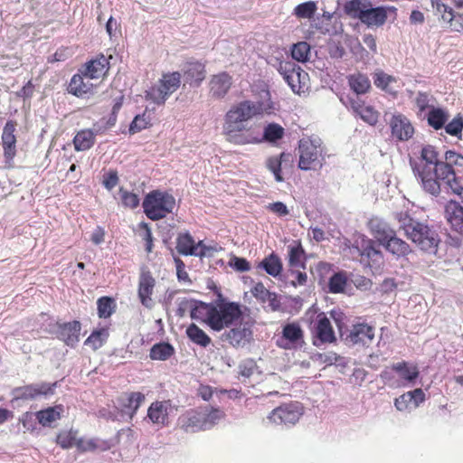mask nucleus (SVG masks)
I'll return each mask as SVG.
<instances>
[{
    "instance_id": "23",
    "label": "nucleus",
    "mask_w": 463,
    "mask_h": 463,
    "mask_svg": "<svg viewBox=\"0 0 463 463\" xmlns=\"http://www.w3.org/2000/svg\"><path fill=\"white\" fill-rule=\"evenodd\" d=\"M232 85V77L227 72L213 75L210 81V92L213 97L220 99L224 97Z\"/></svg>"
},
{
    "instance_id": "19",
    "label": "nucleus",
    "mask_w": 463,
    "mask_h": 463,
    "mask_svg": "<svg viewBox=\"0 0 463 463\" xmlns=\"http://www.w3.org/2000/svg\"><path fill=\"white\" fill-rule=\"evenodd\" d=\"M80 329L81 326L79 321L63 323L59 325L57 335L67 345L73 347L80 341Z\"/></svg>"
},
{
    "instance_id": "32",
    "label": "nucleus",
    "mask_w": 463,
    "mask_h": 463,
    "mask_svg": "<svg viewBox=\"0 0 463 463\" xmlns=\"http://www.w3.org/2000/svg\"><path fill=\"white\" fill-rule=\"evenodd\" d=\"M84 77V74L73 75L69 83L68 91L77 97H82L84 94L90 92L92 84L90 83L89 80L85 82Z\"/></svg>"
},
{
    "instance_id": "57",
    "label": "nucleus",
    "mask_w": 463,
    "mask_h": 463,
    "mask_svg": "<svg viewBox=\"0 0 463 463\" xmlns=\"http://www.w3.org/2000/svg\"><path fill=\"white\" fill-rule=\"evenodd\" d=\"M358 115L364 122L371 126L375 125L379 118L378 112L375 111L372 107H363V109H360Z\"/></svg>"
},
{
    "instance_id": "15",
    "label": "nucleus",
    "mask_w": 463,
    "mask_h": 463,
    "mask_svg": "<svg viewBox=\"0 0 463 463\" xmlns=\"http://www.w3.org/2000/svg\"><path fill=\"white\" fill-rule=\"evenodd\" d=\"M315 336L314 345L317 347L323 344H332L336 340L331 322L325 313H320L317 317Z\"/></svg>"
},
{
    "instance_id": "11",
    "label": "nucleus",
    "mask_w": 463,
    "mask_h": 463,
    "mask_svg": "<svg viewBox=\"0 0 463 463\" xmlns=\"http://www.w3.org/2000/svg\"><path fill=\"white\" fill-rule=\"evenodd\" d=\"M299 162L298 167L301 170L316 169L317 166L321 168L323 166V159L319 160L321 151L314 147L312 144L307 141H299L298 146Z\"/></svg>"
},
{
    "instance_id": "55",
    "label": "nucleus",
    "mask_w": 463,
    "mask_h": 463,
    "mask_svg": "<svg viewBox=\"0 0 463 463\" xmlns=\"http://www.w3.org/2000/svg\"><path fill=\"white\" fill-rule=\"evenodd\" d=\"M463 129V117L458 115L448 125L445 126V130L451 136H458Z\"/></svg>"
},
{
    "instance_id": "51",
    "label": "nucleus",
    "mask_w": 463,
    "mask_h": 463,
    "mask_svg": "<svg viewBox=\"0 0 463 463\" xmlns=\"http://www.w3.org/2000/svg\"><path fill=\"white\" fill-rule=\"evenodd\" d=\"M393 370L398 372L402 378L409 382H412L419 375V372L416 367L411 369L407 366L406 363L404 362L394 364Z\"/></svg>"
},
{
    "instance_id": "13",
    "label": "nucleus",
    "mask_w": 463,
    "mask_h": 463,
    "mask_svg": "<svg viewBox=\"0 0 463 463\" xmlns=\"http://www.w3.org/2000/svg\"><path fill=\"white\" fill-rule=\"evenodd\" d=\"M176 250L179 254L184 256H206L208 248L203 244V241L195 243L194 238L189 232L180 233L176 238Z\"/></svg>"
},
{
    "instance_id": "35",
    "label": "nucleus",
    "mask_w": 463,
    "mask_h": 463,
    "mask_svg": "<svg viewBox=\"0 0 463 463\" xmlns=\"http://www.w3.org/2000/svg\"><path fill=\"white\" fill-rule=\"evenodd\" d=\"M204 77V65L200 62L189 63L184 71V78L189 84H199Z\"/></svg>"
},
{
    "instance_id": "26",
    "label": "nucleus",
    "mask_w": 463,
    "mask_h": 463,
    "mask_svg": "<svg viewBox=\"0 0 463 463\" xmlns=\"http://www.w3.org/2000/svg\"><path fill=\"white\" fill-rule=\"evenodd\" d=\"M382 245L386 250L397 257H405L412 251L405 241L396 236L395 232Z\"/></svg>"
},
{
    "instance_id": "6",
    "label": "nucleus",
    "mask_w": 463,
    "mask_h": 463,
    "mask_svg": "<svg viewBox=\"0 0 463 463\" xmlns=\"http://www.w3.org/2000/svg\"><path fill=\"white\" fill-rule=\"evenodd\" d=\"M414 175L420 180L423 190L431 195L437 196L440 194V184L436 180V166L434 163H417L410 160Z\"/></svg>"
},
{
    "instance_id": "16",
    "label": "nucleus",
    "mask_w": 463,
    "mask_h": 463,
    "mask_svg": "<svg viewBox=\"0 0 463 463\" xmlns=\"http://www.w3.org/2000/svg\"><path fill=\"white\" fill-rule=\"evenodd\" d=\"M374 339V328L366 324H357L353 326L349 334L346 335V342L354 345H361L369 346Z\"/></svg>"
},
{
    "instance_id": "64",
    "label": "nucleus",
    "mask_w": 463,
    "mask_h": 463,
    "mask_svg": "<svg viewBox=\"0 0 463 463\" xmlns=\"http://www.w3.org/2000/svg\"><path fill=\"white\" fill-rule=\"evenodd\" d=\"M239 373L246 378L250 377L255 370V363L251 359L245 360L239 364Z\"/></svg>"
},
{
    "instance_id": "63",
    "label": "nucleus",
    "mask_w": 463,
    "mask_h": 463,
    "mask_svg": "<svg viewBox=\"0 0 463 463\" xmlns=\"http://www.w3.org/2000/svg\"><path fill=\"white\" fill-rule=\"evenodd\" d=\"M252 295L261 302H266L270 296V291H269L261 282L257 283L253 288L251 289Z\"/></svg>"
},
{
    "instance_id": "12",
    "label": "nucleus",
    "mask_w": 463,
    "mask_h": 463,
    "mask_svg": "<svg viewBox=\"0 0 463 463\" xmlns=\"http://www.w3.org/2000/svg\"><path fill=\"white\" fill-rule=\"evenodd\" d=\"M394 7L378 6L373 7L369 2L361 17V22L368 27H380L383 25L387 20L388 13H394Z\"/></svg>"
},
{
    "instance_id": "18",
    "label": "nucleus",
    "mask_w": 463,
    "mask_h": 463,
    "mask_svg": "<svg viewBox=\"0 0 463 463\" xmlns=\"http://www.w3.org/2000/svg\"><path fill=\"white\" fill-rule=\"evenodd\" d=\"M352 252L357 253L361 257H366L373 261L383 258L381 250L375 247V242L364 236H360L354 241Z\"/></svg>"
},
{
    "instance_id": "17",
    "label": "nucleus",
    "mask_w": 463,
    "mask_h": 463,
    "mask_svg": "<svg viewBox=\"0 0 463 463\" xmlns=\"http://www.w3.org/2000/svg\"><path fill=\"white\" fill-rule=\"evenodd\" d=\"M56 383L50 385L46 383L29 384L23 387H18L14 390L15 399L33 400L40 395H47L52 393V387Z\"/></svg>"
},
{
    "instance_id": "24",
    "label": "nucleus",
    "mask_w": 463,
    "mask_h": 463,
    "mask_svg": "<svg viewBox=\"0 0 463 463\" xmlns=\"http://www.w3.org/2000/svg\"><path fill=\"white\" fill-rule=\"evenodd\" d=\"M204 417L203 411H191L181 417V428L185 432H196L206 430L204 427Z\"/></svg>"
},
{
    "instance_id": "28",
    "label": "nucleus",
    "mask_w": 463,
    "mask_h": 463,
    "mask_svg": "<svg viewBox=\"0 0 463 463\" xmlns=\"http://www.w3.org/2000/svg\"><path fill=\"white\" fill-rule=\"evenodd\" d=\"M108 68V59L101 54L97 59L91 60L86 64L84 76L88 79H98L105 74Z\"/></svg>"
},
{
    "instance_id": "21",
    "label": "nucleus",
    "mask_w": 463,
    "mask_h": 463,
    "mask_svg": "<svg viewBox=\"0 0 463 463\" xmlns=\"http://www.w3.org/2000/svg\"><path fill=\"white\" fill-rule=\"evenodd\" d=\"M170 409V401L154 402L147 410V417L154 424L165 426L168 423Z\"/></svg>"
},
{
    "instance_id": "25",
    "label": "nucleus",
    "mask_w": 463,
    "mask_h": 463,
    "mask_svg": "<svg viewBox=\"0 0 463 463\" xmlns=\"http://www.w3.org/2000/svg\"><path fill=\"white\" fill-rule=\"evenodd\" d=\"M368 228L381 245L394 232L389 224L379 217H372L368 222Z\"/></svg>"
},
{
    "instance_id": "59",
    "label": "nucleus",
    "mask_w": 463,
    "mask_h": 463,
    "mask_svg": "<svg viewBox=\"0 0 463 463\" xmlns=\"http://www.w3.org/2000/svg\"><path fill=\"white\" fill-rule=\"evenodd\" d=\"M393 77L384 73L383 71H379L374 73L373 82L377 88L385 90L390 82L393 81Z\"/></svg>"
},
{
    "instance_id": "60",
    "label": "nucleus",
    "mask_w": 463,
    "mask_h": 463,
    "mask_svg": "<svg viewBox=\"0 0 463 463\" xmlns=\"http://www.w3.org/2000/svg\"><path fill=\"white\" fill-rule=\"evenodd\" d=\"M194 301L195 300L192 299V298H178L177 299L178 307L176 310V315L179 317H184L188 310H190V311L192 310L193 306H194Z\"/></svg>"
},
{
    "instance_id": "8",
    "label": "nucleus",
    "mask_w": 463,
    "mask_h": 463,
    "mask_svg": "<svg viewBox=\"0 0 463 463\" xmlns=\"http://www.w3.org/2000/svg\"><path fill=\"white\" fill-rule=\"evenodd\" d=\"M302 414V405L298 402H291L275 408L268 418L276 424L295 425Z\"/></svg>"
},
{
    "instance_id": "43",
    "label": "nucleus",
    "mask_w": 463,
    "mask_h": 463,
    "mask_svg": "<svg viewBox=\"0 0 463 463\" xmlns=\"http://www.w3.org/2000/svg\"><path fill=\"white\" fill-rule=\"evenodd\" d=\"M448 221L452 228L460 234H463V207L457 203L453 206L452 212L449 213L448 211Z\"/></svg>"
},
{
    "instance_id": "34",
    "label": "nucleus",
    "mask_w": 463,
    "mask_h": 463,
    "mask_svg": "<svg viewBox=\"0 0 463 463\" xmlns=\"http://www.w3.org/2000/svg\"><path fill=\"white\" fill-rule=\"evenodd\" d=\"M95 143V133L90 129H84L74 137L73 144L77 151L90 149Z\"/></svg>"
},
{
    "instance_id": "46",
    "label": "nucleus",
    "mask_w": 463,
    "mask_h": 463,
    "mask_svg": "<svg viewBox=\"0 0 463 463\" xmlns=\"http://www.w3.org/2000/svg\"><path fill=\"white\" fill-rule=\"evenodd\" d=\"M316 11V3L313 1H308L297 5L294 9L293 14L298 18L310 19L313 17Z\"/></svg>"
},
{
    "instance_id": "38",
    "label": "nucleus",
    "mask_w": 463,
    "mask_h": 463,
    "mask_svg": "<svg viewBox=\"0 0 463 463\" xmlns=\"http://www.w3.org/2000/svg\"><path fill=\"white\" fill-rule=\"evenodd\" d=\"M186 335L189 339L203 347H206L211 343V338L195 324H191L186 329Z\"/></svg>"
},
{
    "instance_id": "49",
    "label": "nucleus",
    "mask_w": 463,
    "mask_h": 463,
    "mask_svg": "<svg viewBox=\"0 0 463 463\" xmlns=\"http://www.w3.org/2000/svg\"><path fill=\"white\" fill-rule=\"evenodd\" d=\"M109 334L104 328L93 331L90 335L86 339L85 345H91L94 350L102 346L106 341Z\"/></svg>"
},
{
    "instance_id": "45",
    "label": "nucleus",
    "mask_w": 463,
    "mask_h": 463,
    "mask_svg": "<svg viewBox=\"0 0 463 463\" xmlns=\"http://www.w3.org/2000/svg\"><path fill=\"white\" fill-rule=\"evenodd\" d=\"M284 135V128L277 124V123H270L268 126L265 127L263 135L261 137L262 139H265L269 142H275L280 138H282Z\"/></svg>"
},
{
    "instance_id": "4",
    "label": "nucleus",
    "mask_w": 463,
    "mask_h": 463,
    "mask_svg": "<svg viewBox=\"0 0 463 463\" xmlns=\"http://www.w3.org/2000/svg\"><path fill=\"white\" fill-rule=\"evenodd\" d=\"M175 206V197L168 193L159 190L150 192L143 201L144 213L153 221L165 218L173 212Z\"/></svg>"
},
{
    "instance_id": "36",
    "label": "nucleus",
    "mask_w": 463,
    "mask_h": 463,
    "mask_svg": "<svg viewBox=\"0 0 463 463\" xmlns=\"http://www.w3.org/2000/svg\"><path fill=\"white\" fill-rule=\"evenodd\" d=\"M290 154L281 153L279 156H270L266 161L268 169L273 173L277 182H282L281 165L283 162L289 161Z\"/></svg>"
},
{
    "instance_id": "10",
    "label": "nucleus",
    "mask_w": 463,
    "mask_h": 463,
    "mask_svg": "<svg viewBox=\"0 0 463 463\" xmlns=\"http://www.w3.org/2000/svg\"><path fill=\"white\" fill-rule=\"evenodd\" d=\"M275 66L292 91L299 93L301 91V80L305 79L307 73L291 61H277V65Z\"/></svg>"
},
{
    "instance_id": "5",
    "label": "nucleus",
    "mask_w": 463,
    "mask_h": 463,
    "mask_svg": "<svg viewBox=\"0 0 463 463\" xmlns=\"http://www.w3.org/2000/svg\"><path fill=\"white\" fill-rule=\"evenodd\" d=\"M253 322L241 318L231 327H228L221 335L223 342H228L234 348H242L253 340Z\"/></svg>"
},
{
    "instance_id": "30",
    "label": "nucleus",
    "mask_w": 463,
    "mask_h": 463,
    "mask_svg": "<svg viewBox=\"0 0 463 463\" xmlns=\"http://www.w3.org/2000/svg\"><path fill=\"white\" fill-rule=\"evenodd\" d=\"M449 118V114L446 109L431 106L427 115V121L431 128L438 130L445 126Z\"/></svg>"
},
{
    "instance_id": "33",
    "label": "nucleus",
    "mask_w": 463,
    "mask_h": 463,
    "mask_svg": "<svg viewBox=\"0 0 463 463\" xmlns=\"http://www.w3.org/2000/svg\"><path fill=\"white\" fill-rule=\"evenodd\" d=\"M63 411L62 406L49 407L42 410L35 414V417L43 426H52V424L61 418Z\"/></svg>"
},
{
    "instance_id": "41",
    "label": "nucleus",
    "mask_w": 463,
    "mask_h": 463,
    "mask_svg": "<svg viewBox=\"0 0 463 463\" xmlns=\"http://www.w3.org/2000/svg\"><path fill=\"white\" fill-rule=\"evenodd\" d=\"M368 3L366 0H350L345 5L344 9L348 16L361 20Z\"/></svg>"
},
{
    "instance_id": "47",
    "label": "nucleus",
    "mask_w": 463,
    "mask_h": 463,
    "mask_svg": "<svg viewBox=\"0 0 463 463\" xmlns=\"http://www.w3.org/2000/svg\"><path fill=\"white\" fill-rule=\"evenodd\" d=\"M435 166V178L439 183V181H445L447 183L456 175L453 167L449 165V164H447L444 160L439 162Z\"/></svg>"
},
{
    "instance_id": "22",
    "label": "nucleus",
    "mask_w": 463,
    "mask_h": 463,
    "mask_svg": "<svg viewBox=\"0 0 463 463\" xmlns=\"http://www.w3.org/2000/svg\"><path fill=\"white\" fill-rule=\"evenodd\" d=\"M155 287V279L149 272H143L139 279L138 298L143 306L152 308L154 301L151 298Z\"/></svg>"
},
{
    "instance_id": "42",
    "label": "nucleus",
    "mask_w": 463,
    "mask_h": 463,
    "mask_svg": "<svg viewBox=\"0 0 463 463\" xmlns=\"http://www.w3.org/2000/svg\"><path fill=\"white\" fill-rule=\"evenodd\" d=\"M174 354V348L167 343L155 345L150 350V358L152 360H166Z\"/></svg>"
},
{
    "instance_id": "40",
    "label": "nucleus",
    "mask_w": 463,
    "mask_h": 463,
    "mask_svg": "<svg viewBox=\"0 0 463 463\" xmlns=\"http://www.w3.org/2000/svg\"><path fill=\"white\" fill-rule=\"evenodd\" d=\"M214 307L213 305L206 304L202 301H194V306H193L191 310V317L193 319H203L205 318L207 324L210 326V317L212 314V310Z\"/></svg>"
},
{
    "instance_id": "62",
    "label": "nucleus",
    "mask_w": 463,
    "mask_h": 463,
    "mask_svg": "<svg viewBox=\"0 0 463 463\" xmlns=\"http://www.w3.org/2000/svg\"><path fill=\"white\" fill-rule=\"evenodd\" d=\"M444 161L451 167H453V165L463 166V156L451 150L446 151Z\"/></svg>"
},
{
    "instance_id": "14",
    "label": "nucleus",
    "mask_w": 463,
    "mask_h": 463,
    "mask_svg": "<svg viewBox=\"0 0 463 463\" xmlns=\"http://www.w3.org/2000/svg\"><path fill=\"white\" fill-rule=\"evenodd\" d=\"M389 125L392 136L400 141L411 139L414 134V128L411 121L402 114L392 115Z\"/></svg>"
},
{
    "instance_id": "1",
    "label": "nucleus",
    "mask_w": 463,
    "mask_h": 463,
    "mask_svg": "<svg viewBox=\"0 0 463 463\" xmlns=\"http://www.w3.org/2000/svg\"><path fill=\"white\" fill-rule=\"evenodd\" d=\"M261 112V105L250 100L241 101L232 107L224 117L223 135L225 139L239 146L260 143V130L246 128V123Z\"/></svg>"
},
{
    "instance_id": "52",
    "label": "nucleus",
    "mask_w": 463,
    "mask_h": 463,
    "mask_svg": "<svg viewBox=\"0 0 463 463\" xmlns=\"http://www.w3.org/2000/svg\"><path fill=\"white\" fill-rule=\"evenodd\" d=\"M149 126V117H146V113L142 115H137L132 120L129 126V133L135 134L146 128Z\"/></svg>"
},
{
    "instance_id": "58",
    "label": "nucleus",
    "mask_w": 463,
    "mask_h": 463,
    "mask_svg": "<svg viewBox=\"0 0 463 463\" xmlns=\"http://www.w3.org/2000/svg\"><path fill=\"white\" fill-rule=\"evenodd\" d=\"M229 266L239 272H245L250 269V262L246 259L237 256H232L229 260Z\"/></svg>"
},
{
    "instance_id": "7",
    "label": "nucleus",
    "mask_w": 463,
    "mask_h": 463,
    "mask_svg": "<svg viewBox=\"0 0 463 463\" xmlns=\"http://www.w3.org/2000/svg\"><path fill=\"white\" fill-rule=\"evenodd\" d=\"M180 80L181 75L179 72L165 75L159 86L154 87L147 91L146 98L156 104H164L166 99L179 88Z\"/></svg>"
},
{
    "instance_id": "56",
    "label": "nucleus",
    "mask_w": 463,
    "mask_h": 463,
    "mask_svg": "<svg viewBox=\"0 0 463 463\" xmlns=\"http://www.w3.org/2000/svg\"><path fill=\"white\" fill-rule=\"evenodd\" d=\"M122 203L126 207L136 208L139 204V198L136 194L128 192L124 188L119 189Z\"/></svg>"
},
{
    "instance_id": "53",
    "label": "nucleus",
    "mask_w": 463,
    "mask_h": 463,
    "mask_svg": "<svg viewBox=\"0 0 463 463\" xmlns=\"http://www.w3.org/2000/svg\"><path fill=\"white\" fill-rule=\"evenodd\" d=\"M420 157L424 162L434 163V165L442 160L439 157V152L436 147L431 145H427L422 147Z\"/></svg>"
},
{
    "instance_id": "54",
    "label": "nucleus",
    "mask_w": 463,
    "mask_h": 463,
    "mask_svg": "<svg viewBox=\"0 0 463 463\" xmlns=\"http://www.w3.org/2000/svg\"><path fill=\"white\" fill-rule=\"evenodd\" d=\"M113 300L109 297H102L98 300V313L99 317L107 318L111 316Z\"/></svg>"
},
{
    "instance_id": "61",
    "label": "nucleus",
    "mask_w": 463,
    "mask_h": 463,
    "mask_svg": "<svg viewBox=\"0 0 463 463\" xmlns=\"http://www.w3.org/2000/svg\"><path fill=\"white\" fill-rule=\"evenodd\" d=\"M413 396L411 393H404L395 399L394 405L398 411H405L412 405Z\"/></svg>"
},
{
    "instance_id": "48",
    "label": "nucleus",
    "mask_w": 463,
    "mask_h": 463,
    "mask_svg": "<svg viewBox=\"0 0 463 463\" xmlns=\"http://www.w3.org/2000/svg\"><path fill=\"white\" fill-rule=\"evenodd\" d=\"M310 53V46L306 42H299L293 45L291 50V56L294 60L305 62L308 60Z\"/></svg>"
},
{
    "instance_id": "20",
    "label": "nucleus",
    "mask_w": 463,
    "mask_h": 463,
    "mask_svg": "<svg viewBox=\"0 0 463 463\" xmlns=\"http://www.w3.org/2000/svg\"><path fill=\"white\" fill-rule=\"evenodd\" d=\"M16 124L10 120L4 127L2 134V141L4 147V155L7 162L14 159L16 154V137L14 136Z\"/></svg>"
},
{
    "instance_id": "29",
    "label": "nucleus",
    "mask_w": 463,
    "mask_h": 463,
    "mask_svg": "<svg viewBox=\"0 0 463 463\" xmlns=\"http://www.w3.org/2000/svg\"><path fill=\"white\" fill-rule=\"evenodd\" d=\"M144 401L145 395L139 392L126 393L121 397V402L125 409V412L130 415V417L136 413Z\"/></svg>"
},
{
    "instance_id": "31",
    "label": "nucleus",
    "mask_w": 463,
    "mask_h": 463,
    "mask_svg": "<svg viewBox=\"0 0 463 463\" xmlns=\"http://www.w3.org/2000/svg\"><path fill=\"white\" fill-rule=\"evenodd\" d=\"M258 268L264 269L269 275L276 278L282 271V262L277 254L271 253L258 264Z\"/></svg>"
},
{
    "instance_id": "3",
    "label": "nucleus",
    "mask_w": 463,
    "mask_h": 463,
    "mask_svg": "<svg viewBox=\"0 0 463 463\" xmlns=\"http://www.w3.org/2000/svg\"><path fill=\"white\" fill-rule=\"evenodd\" d=\"M211 310L210 327L215 331L231 327L244 318L240 305L234 302H224L221 294L216 305Z\"/></svg>"
},
{
    "instance_id": "9",
    "label": "nucleus",
    "mask_w": 463,
    "mask_h": 463,
    "mask_svg": "<svg viewBox=\"0 0 463 463\" xmlns=\"http://www.w3.org/2000/svg\"><path fill=\"white\" fill-rule=\"evenodd\" d=\"M304 344V332L297 323H288L282 328L281 334L276 339L277 346L291 350L301 347Z\"/></svg>"
},
{
    "instance_id": "39",
    "label": "nucleus",
    "mask_w": 463,
    "mask_h": 463,
    "mask_svg": "<svg viewBox=\"0 0 463 463\" xmlns=\"http://www.w3.org/2000/svg\"><path fill=\"white\" fill-rule=\"evenodd\" d=\"M305 251L300 242L288 246V263L291 268H305Z\"/></svg>"
},
{
    "instance_id": "27",
    "label": "nucleus",
    "mask_w": 463,
    "mask_h": 463,
    "mask_svg": "<svg viewBox=\"0 0 463 463\" xmlns=\"http://www.w3.org/2000/svg\"><path fill=\"white\" fill-rule=\"evenodd\" d=\"M433 8H436L438 14H440L442 21L447 23L449 27L456 32L463 30V24L455 20V14L451 7L442 4L439 0H430Z\"/></svg>"
},
{
    "instance_id": "2",
    "label": "nucleus",
    "mask_w": 463,
    "mask_h": 463,
    "mask_svg": "<svg viewBox=\"0 0 463 463\" xmlns=\"http://www.w3.org/2000/svg\"><path fill=\"white\" fill-rule=\"evenodd\" d=\"M394 218L407 239L411 240L419 250L430 255L437 253L440 238L432 226L414 219L408 212L395 213Z\"/></svg>"
},
{
    "instance_id": "50",
    "label": "nucleus",
    "mask_w": 463,
    "mask_h": 463,
    "mask_svg": "<svg viewBox=\"0 0 463 463\" xmlns=\"http://www.w3.org/2000/svg\"><path fill=\"white\" fill-rule=\"evenodd\" d=\"M204 419V427L206 430L212 428L219 420L224 418L225 413L217 408H213L210 411H203Z\"/></svg>"
},
{
    "instance_id": "44",
    "label": "nucleus",
    "mask_w": 463,
    "mask_h": 463,
    "mask_svg": "<svg viewBox=\"0 0 463 463\" xmlns=\"http://www.w3.org/2000/svg\"><path fill=\"white\" fill-rule=\"evenodd\" d=\"M347 285V277L344 272L335 273L328 282V289L330 293H342Z\"/></svg>"
},
{
    "instance_id": "37",
    "label": "nucleus",
    "mask_w": 463,
    "mask_h": 463,
    "mask_svg": "<svg viewBox=\"0 0 463 463\" xmlns=\"http://www.w3.org/2000/svg\"><path fill=\"white\" fill-rule=\"evenodd\" d=\"M350 88L357 94H364L371 88L368 77L362 73H354L348 77Z\"/></svg>"
}]
</instances>
